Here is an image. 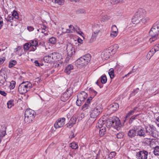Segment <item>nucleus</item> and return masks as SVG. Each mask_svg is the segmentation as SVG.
<instances>
[{
  "label": "nucleus",
  "mask_w": 159,
  "mask_h": 159,
  "mask_svg": "<svg viewBox=\"0 0 159 159\" xmlns=\"http://www.w3.org/2000/svg\"><path fill=\"white\" fill-rule=\"evenodd\" d=\"M31 86L32 84L30 82H23L19 86L18 91L21 94L25 93L30 90Z\"/></svg>",
  "instance_id": "obj_8"
},
{
  "label": "nucleus",
  "mask_w": 159,
  "mask_h": 159,
  "mask_svg": "<svg viewBox=\"0 0 159 159\" xmlns=\"http://www.w3.org/2000/svg\"><path fill=\"white\" fill-rule=\"evenodd\" d=\"M153 152L155 155L159 156V147H155L154 148Z\"/></svg>",
  "instance_id": "obj_31"
},
{
  "label": "nucleus",
  "mask_w": 159,
  "mask_h": 159,
  "mask_svg": "<svg viewBox=\"0 0 159 159\" xmlns=\"http://www.w3.org/2000/svg\"><path fill=\"white\" fill-rule=\"evenodd\" d=\"M106 125L113 126L117 130H119L121 126V124L118 118L113 116L107 121Z\"/></svg>",
  "instance_id": "obj_5"
},
{
  "label": "nucleus",
  "mask_w": 159,
  "mask_h": 159,
  "mask_svg": "<svg viewBox=\"0 0 159 159\" xmlns=\"http://www.w3.org/2000/svg\"><path fill=\"white\" fill-rule=\"evenodd\" d=\"M116 155V153L115 152H111L109 155V157L110 158H112L115 157Z\"/></svg>",
  "instance_id": "obj_56"
},
{
  "label": "nucleus",
  "mask_w": 159,
  "mask_h": 159,
  "mask_svg": "<svg viewBox=\"0 0 159 159\" xmlns=\"http://www.w3.org/2000/svg\"><path fill=\"white\" fill-rule=\"evenodd\" d=\"M91 58V55L87 54L78 59L75 61V65L79 68L86 66L90 62Z\"/></svg>",
  "instance_id": "obj_2"
},
{
  "label": "nucleus",
  "mask_w": 159,
  "mask_h": 159,
  "mask_svg": "<svg viewBox=\"0 0 159 159\" xmlns=\"http://www.w3.org/2000/svg\"><path fill=\"white\" fill-rule=\"evenodd\" d=\"M66 50L67 55L69 57H71L75 53V49L71 44L67 45Z\"/></svg>",
  "instance_id": "obj_14"
},
{
  "label": "nucleus",
  "mask_w": 159,
  "mask_h": 159,
  "mask_svg": "<svg viewBox=\"0 0 159 159\" xmlns=\"http://www.w3.org/2000/svg\"><path fill=\"white\" fill-rule=\"evenodd\" d=\"M70 147L73 149H76L78 148V144L75 142H72L70 144Z\"/></svg>",
  "instance_id": "obj_30"
},
{
  "label": "nucleus",
  "mask_w": 159,
  "mask_h": 159,
  "mask_svg": "<svg viewBox=\"0 0 159 159\" xmlns=\"http://www.w3.org/2000/svg\"><path fill=\"white\" fill-rule=\"evenodd\" d=\"M2 127L0 132V138L2 139L6 134V128L5 125L2 126Z\"/></svg>",
  "instance_id": "obj_20"
},
{
  "label": "nucleus",
  "mask_w": 159,
  "mask_h": 159,
  "mask_svg": "<svg viewBox=\"0 0 159 159\" xmlns=\"http://www.w3.org/2000/svg\"><path fill=\"white\" fill-rule=\"evenodd\" d=\"M87 93L84 91L82 92L77 96V98H78L80 99L81 100H82L83 101H84L85 99L87 98Z\"/></svg>",
  "instance_id": "obj_19"
},
{
  "label": "nucleus",
  "mask_w": 159,
  "mask_h": 159,
  "mask_svg": "<svg viewBox=\"0 0 159 159\" xmlns=\"http://www.w3.org/2000/svg\"><path fill=\"white\" fill-rule=\"evenodd\" d=\"M3 25V21L2 18L1 17L0 18V30L1 29Z\"/></svg>",
  "instance_id": "obj_59"
},
{
  "label": "nucleus",
  "mask_w": 159,
  "mask_h": 159,
  "mask_svg": "<svg viewBox=\"0 0 159 159\" xmlns=\"http://www.w3.org/2000/svg\"><path fill=\"white\" fill-rule=\"evenodd\" d=\"M12 16L13 17V18H14L16 19H17L19 18L18 14L17 13V12L15 10H14L13 11V13L12 14Z\"/></svg>",
  "instance_id": "obj_43"
},
{
  "label": "nucleus",
  "mask_w": 159,
  "mask_h": 159,
  "mask_svg": "<svg viewBox=\"0 0 159 159\" xmlns=\"http://www.w3.org/2000/svg\"><path fill=\"white\" fill-rule=\"evenodd\" d=\"M84 102V101L82 100H81L80 99L78 98L76 102V104L78 106H80Z\"/></svg>",
  "instance_id": "obj_41"
},
{
  "label": "nucleus",
  "mask_w": 159,
  "mask_h": 159,
  "mask_svg": "<svg viewBox=\"0 0 159 159\" xmlns=\"http://www.w3.org/2000/svg\"><path fill=\"white\" fill-rule=\"evenodd\" d=\"M156 123L157 125L159 127V116L157 118Z\"/></svg>",
  "instance_id": "obj_64"
},
{
  "label": "nucleus",
  "mask_w": 159,
  "mask_h": 159,
  "mask_svg": "<svg viewBox=\"0 0 159 159\" xmlns=\"http://www.w3.org/2000/svg\"><path fill=\"white\" fill-rule=\"evenodd\" d=\"M118 33V32H116L111 31L110 36L111 37L114 38L117 36Z\"/></svg>",
  "instance_id": "obj_45"
},
{
  "label": "nucleus",
  "mask_w": 159,
  "mask_h": 159,
  "mask_svg": "<svg viewBox=\"0 0 159 159\" xmlns=\"http://www.w3.org/2000/svg\"><path fill=\"white\" fill-rule=\"evenodd\" d=\"M137 136L140 137H146L145 134V130L143 128H139V126H137Z\"/></svg>",
  "instance_id": "obj_16"
},
{
  "label": "nucleus",
  "mask_w": 159,
  "mask_h": 159,
  "mask_svg": "<svg viewBox=\"0 0 159 159\" xmlns=\"http://www.w3.org/2000/svg\"><path fill=\"white\" fill-rule=\"evenodd\" d=\"M159 34V20L156 22L153 25L149 32V34L151 37L149 41L151 43L157 39L156 37Z\"/></svg>",
  "instance_id": "obj_3"
},
{
  "label": "nucleus",
  "mask_w": 159,
  "mask_h": 159,
  "mask_svg": "<svg viewBox=\"0 0 159 159\" xmlns=\"http://www.w3.org/2000/svg\"><path fill=\"white\" fill-rule=\"evenodd\" d=\"M0 94L4 96H6L7 95V93L5 91H1L0 90Z\"/></svg>",
  "instance_id": "obj_62"
},
{
  "label": "nucleus",
  "mask_w": 159,
  "mask_h": 159,
  "mask_svg": "<svg viewBox=\"0 0 159 159\" xmlns=\"http://www.w3.org/2000/svg\"><path fill=\"white\" fill-rule=\"evenodd\" d=\"M112 4H115L118 3V0H108Z\"/></svg>",
  "instance_id": "obj_57"
},
{
  "label": "nucleus",
  "mask_w": 159,
  "mask_h": 159,
  "mask_svg": "<svg viewBox=\"0 0 159 159\" xmlns=\"http://www.w3.org/2000/svg\"><path fill=\"white\" fill-rule=\"evenodd\" d=\"M52 1L53 2L57 3L59 5L63 4L64 2V0H52Z\"/></svg>",
  "instance_id": "obj_36"
},
{
  "label": "nucleus",
  "mask_w": 159,
  "mask_h": 159,
  "mask_svg": "<svg viewBox=\"0 0 159 159\" xmlns=\"http://www.w3.org/2000/svg\"><path fill=\"white\" fill-rule=\"evenodd\" d=\"M73 66L71 64L68 65L65 68L64 71L67 74H70L71 71L73 70Z\"/></svg>",
  "instance_id": "obj_21"
},
{
  "label": "nucleus",
  "mask_w": 159,
  "mask_h": 159,
  "mask_svg": "<svg viewBox=\"0 0 159 159\" xmlns=\"http://www.w3.org/2000/svg\"><path fill=\"white\" fill-rule=\"evenodd\" d=\"M89 107V105L87 103H85L82 107V109L84 111L85 110L87 109Z\"/></svg>",
  "instance_id": "obj_52"
},
{
  "label": "nucleus",
  "mask_w": 159,
  "mask_h": 159,
  "mask_svg": "<svg viewBox=\"0 0 159 159\" xmlns=\"http://www.w3.org/2000/svg\"><path fill=\"white\" fill-rule=\"evenodd\" d=\"M100 79L101 82L102 84L106 83L107 81V79L106 75L102 76Z\"/></svg>",
  "instance_id": "obj_29"
},
{
  "label": "nucleus",
  "mask_w": 159,
  "mask_h": 159,
  "mask_svg": "<svg viewBox=\"0 0 159 159\" xmlns=\"http://www.w3.org/2000/svg\"><path fill=\"white\" fill-rule=\"evenodd\" d=\"M93 98L92 97H90L87 100L86 102L87 104H88L89 105V104L90 103V101Z\"/></svg>",
  "instance_id": "obj_61"
},
{
  "label": "nucleus",
  "mask_w": 159,
  "mask_h": 159,
  "mask_svg": "<svg viewBox=\"0 0 159 159\" xmlns=\"http://www.w3.org/2000/svg\"><path fill=\"white\" fill-rule=\"evenodd\" d=\"M5 60V58L3 57L2 58H0V64H2L4 62V61Z\"/></svg>",
  "instance_id": "obj_63"
},
{
  "label": "nucleus",
  "mask_w": 159,
  "mask_h": 159,
  "mask_svg": "<svg viewBox=\"0 0 159 159\" xmlns=\"http://www.w3.org/2000/svg\"><path fill=\"white\" fill-rule=\"evenodd\" d=\"M17 61L15 60H12L10 61L9 63V68H12L15 65L17 64Z\"/></svg>",
  "instance_id": "obj_28"
},
{
  "label": "nucleus",
  "mask_w": 159,
  "mask_h": 159,
  "mask_svg": "<svg viewBox=\"0 0 159 159\" xmlns=\"http://www.w3.org/2000/svg\"><path fill=\"white\" fill-rule=\"evenodd\" d=\"M148 154V153L147 151H140L137 153L136 157L138 159H147Z\"/></svg>",
  "instance_id": "obj_10"
},
{
  "label": "nucleus",
  "mask_w": 159,
  "mask_h": 159,
  "mask_svg": "<svg viewBox=\"0 0 159 159\" xmlns=\"http://www.w3.org/2000/svg\"><path fill=\"white\" fill-rule=\"evenodd\" d=\"M146 13L144 9L142 8L139 9L132 19L131 21L133 23L135 24H139L138 20L145 16Z\"/></svg>",
  "instance_id": "obj_6"
},
{
  "label": "nucleus",
  "mask_w": 159,
  "mask_h": 159,
  "mask_svg": "<svg viewBox=\"0 0 159 159\" xmlns=\"http://www.w3.org/2000/svg\"><path fill=\"white\" fill-rule=\"evenodd\" d=\"M56 39L54 37H52L49 39V43L52 44H55L56 43Z\"/></svg>",
  "instance_id": "obj_34"
},
{
  "label": "nucleus",
  "mask_w": 159,
  "mask_h": 159,
  "mask_svg": "<svg viewBox=\"0 0 159 159\" xmlns=\"http://www.w3.org/2000/svg\"><path fill=\"white\" fill-rule=\"evenodd\" d=\"M111 31H114L118 32V29H117L116 26L115 25H113L111 27Z\"/></svg>",
  "instance_id": "obj_48"
},
{
  "label": "nucleus",
  "mask_w": 159,
  "mask_h": 159,
  "mask_svg": "<svg viewBox=\"0 0 159 159\" xmlns=\"http://www.w3.org/2000/svg\"><path fill=\"white\" fill-rule=\"evenodd\" d=\"M91 109L90 117L95 119L97 117L102 111L101 105L97 102L93 103L90 107Z\"/></svg>",
  "instance_id": "obj_4"
},
{
  "label": "nucleus",
  "mask_w": 159,
  "mask_h": 159,
  "mask_svg": "<svg viewBox=\"0 0 159 159\" xmlns=\"http://www.w3.org/2000/svg\"><path fill=\"white\" fill-rule=\"evenodd\" d=\"M31 47V45L29 43H25L24 45V49L25 50H28Z\"/></svg>",
  "instance_id": "obj_37"
},
{
  "label": "nucleus",
  "mask_w": 159,
  "mask_h": 159,
  "mask_svg": "<svg viewBox=\"0 0 159 159\" xmlns=\"http://www.w3.org/2000/svg\"><path fill=\"white\" fill-rule=\"evenodd\" d=\"M100 32V30H98L95 31L93 33L91 37L89 40V43H92L96 40V38Z\"/></svg>",
  "instance_id": "obj_17"
},
{
  "label": "nucleus",
  "mask_w": 159,
  "mask_h": 159,
  "mask_svg": "<svg viewBox=\"0 0 159 159\" xmlns=\"http://www.w3.org/2000/svg\"><path fill=\"white\" fill-rule=\"evenodd\" d=\"M41 28L42 29L41 30V33H44V34H45L46 35L48 34L47 33H46V27L45 25H43L42 27H41Z\"/></svg>",
  "instance_id": "obj_40"
},
{
  "label": "nucleus",
  "mask_w": 159,
  "mask_h": 159,
  "mask_svg": "<svg viewBox=\"0 0 159 159\" xmlns=\"http://www.w3.org/2000/svg\"><path fill=\"white\" fill-rule=\"evenodd\" d=\"M56 61H58L61 58V55L59 53L56 52Z\"/></svg>",
  "instance_id": "obj_49"
},
{
  "label": "nucleus",
  "mask_w": 159,
  "mask_h": 159,
  "mask_svg": "<svg viewBox=\"0 0 159 159\" xmlns=\"http://www.w3.org/2000/svg\"><path fill=\"white\" fill-rule=\"evenodd\" d=\"M159 50V43L157 44L153 48H152V51H154L155 52H156Z\"/></svg>",
  "instance_id": "obj_44"
},
{
  "label": "nucleus",
  "mask_w": 159,
  "mask_h": 159,
  "mask_svg": "<svg viewBox=\"0 0 159 159\" xmlns=\"http://www.w3.org/2000/svg\"><path fill=\"white\" fill-rule=\"evenodd\" d=\"M16 82L15 81L12 80L11 83V85L10 86V88L11 89H13L15 86Z\"/></svg>",
  "instance_id": "obj_50"
},
{
  "label": "nucleus",
  "mask_w": 159,
  "mask_h": 159,
  "mask_svg": "<svg viewBox=\"0 0 159 159\" xmlns=\"http://www.w3.org/2000/svg\"><path fill=\"white\" fill-rule=\"evenodd\" d=\"M109 75L111 79L113 78L114 77V70L113 69H110L108 72Z\"/></svg>",
  "instance_id": "obj_39"
},
{
  "label": "nucleus",
  "mask_w": 159,
  "mask_h": 159,
  "mask_svg": "<svg viewBox=\"0 0 159 159\" xmlns=\"http://www.w3.org/2000/svg\"><path fill=\"white\" fill-rule=\"evenodd\" d=\"M118 104L116 103H113L109 106L108 109L111 113L116 111L119 108Z\"/></svg>",
  "instance_id": "obj_15"
},
{
  "label": "nucleus",
  "mask_w": 159,
  "mask_h": 159,
  "mask_svg": "<svg viewBox=\"0 0 159 159\" xmlns=\"http://www.w3.org/2000/svg\"><path fill=\"white\" fill-rule=\"evenodd\" d=\"M137 126L134 127L129 130L128 133V136L131 139H133L137 136Z\"/></svg>",
  "instance_id": "obj_13"
},
{
  "label": "nucleus",
  "mask_w": 159,
  "mask_h": 159,
  "mask_svg": "<svg viewBox=\"0 0 159 159\" xmlns=\"http://www.w3.org/2000/svg\"><path fill=\"white\" fill-rule=\"evenodd\" d=\"M35 116V112L34 110L30 109H27L25 114V122L27 124L31 122L34 119Z\"/></svg>",
  "instance_id": "obj_7"
},
{
  "label": "nucleus",
  "mask_w": 159,
  "mask_h": 159,
  "mask_svg": "<svg viewBox=\"0 0 159 159\" xmlns=\"http://www.w3.org/2000/svg\"><path fill=\"white\" fill-rule=\"evenodd\" d=\"M105 123V121L99 120L96 124V128L99 129L101 128L102 127H105L104 126H103V125H104Z\"/></svg>",
  "instance_id": "obj_22"
},
{
  "label": "nucleus",
  "mask_w": 159,
  "mask_h": 159,
  "mask_svg": "<svg viewBox=\"0 0 159 159\" xmlns=\"http://www.w3.org/2000/svg\"><path fill=\"white\" fill-rule=\"evenodd\" d=\"M27 30L29 31H33L34 29V28L31 26H28L27 27Z\"/></svg>",
  "instance_id": "obj_58"
},
{
  "label": "nucleus",
  "mask_w": 159,
  "mask_h": 159,
  "mask_svg": "<svg viewBox=\"0 0 159 159\" xmlns=\"http://www.w3.org/2000/svg\"><path fill=\"white\" fill-rule=\"evenodd\" d=\"M156 52H155L154 51H152V49L150 50V51L148 52V55L147 57H151L152 56H153L154 53Z\"/></svg>",
  "instance_id": "obj_46"
},
{
  "label": "nucleus",
  "mask_w": 159,
  "mask_h": 159,
  "mask_svg": "<svg viewBox=\"0 0 159 159\" xmlns=\"http://www.w3.org/2000/svg\"><path fill=\"white\" fill-rule=\"evenodd\" d=\"M43 60L45 62L47 63H50L52 62L51 58L50 57L49 54L48 56H44Z\"/></svg>",
  "instance_id": "obj_26"
},
{
  "label": "nucleus",
  "mask_w": 159,
  "mask_h": 159,
  "mask_svg": "<svg viewBox=\"0 0 159 159\" xmlns=\"http://www.w3.org/2000/svg\"><path fill=\"white\" fill-rule=\"evenodd\" d=\"M22 130L21 129H17L15 131L14 133V135L15 136L17 137L18 138L20 137L22 134Z\"/></svg>",
  "instance_id": "obj_27"
},
{
  "label": "nucleus",
  "mask_w": 159,
  "mask_h": 159,
  "mask_svg": "<svg viewBox=\"0 0 159 159\" xmlns=\"http://www.w3.org/2000/svg\"><path fill=\"white\" fill-rule=\"evenodd\" d=\"M76 120L74 118H71L67 126L70 128L75 123Z\"/></svg>",
  "instance_id": "obj_23"
},
{
  "label": "nucleus",
  "mask_w": 159,
  "mask_h": 159,
  "mask_svg": "<svg viewBox=\"0 0 159 159\" xmlns=\"http://www.w3.org/2000/svg\"><path fill=\"white\" fill-rule=\"evenodd\" d=\"M93 119V118H92L91 117L90 118H89L87 122V123L88 124H93L95 120V119Z\"/></svg>",
  "instance_id": "obj_53"
},
{
  "label": "nucleus",
  "mask_w": 159,
  "mask_h": 159,
  "mask_svg": "<svg viewBox=\"0 0 159 159\" xmlns=\"http://www.w3.org/2000/svg\"><path fill=\"white\" fill-rule=\"evenodd\" d=\"M6 80L5 79V76L3 79L0 80V86H2L4 85Z\"/></svg>",
  "instance_id": "obj_47"
},
{
  "label": "nucleus",
  "mask_w": 159,
  "mask_h": 159,
  "mask_svg": "<svg viewBox=\"0 0 159 159\" xmlns=\"http://www.w3.org/2000/svg\"><path fill=\"white\" fill-rule=\"evenodd\" d=\"M106 131V128L105 127H103L99 129V134L101 136H103L105 133Z\"/></svg>",
  "instance_id": "obj_24"
},
{
  "label": "nucleus",
  "mask_w": 159,
  "mask_h": 159,
  "mask_svg": "<svg viewBox=\"0 0 159 159\" xmlns=\"http://www.w3.org/2000/svg\"><path fill=\"white\" fill-rule=\"evenodd\" d=\"M31 45V46H37L38 45V42L36 40H33L31 41V43H29Z\"/></svg>",
  "instance_id": "obj_38"
},
{
  "label": "nucleus",
  "mask_w": 159,
  "mask_h": 159,
  "mask_svg": "<svg viewBox=\"0 0 159 159\" xmlns=\"http://www.w3.org/2000/svg\"><path fill=\"white\" fill-rule=\"evenodd\" d=\"M124 135L123 133H119L117 134L116 137L118 139H121L123 137Z\"/></svg>",
  "instance_id": "obj_51"
},
{
  "label": "nucleus",
  "mask_w": 159,
  "mask_h": 159,
  "mask_svg": "<svg viewBox=\"0 0 159 159\" xmlns=\"http://www.w3.org/2000/svg\"><path fill=\"white\" fill-rule=\"evenodd\" d=\"M145 128L146 137L147 136H149L148 137H146V139H153V138L157 137L156 134L154 133V131H153V129L150 126H145Z\"/></svg>",
  "instance_id": "obj_9"
},
{
  "label": "nucleus",
  "mask_w": 159,
  "mask_h": 159,
  "mask_svg": "<svg viewBox=\"0 0 159 159\" xmlns=\"http://www.w3.org/2000/svg\"><path fill=\"white\" fill-rule=\"evenodd\" d=\"M65 120L64 117L58 119L54 124V127L56 129H58L63 127L65 124Z\"/></svg>",
  "instance_id": "obj_11"
},
{
  "label": "nucleus",
  "mask_w": 159,
  "mask_h": 159,
  "mask_svg": "<svg viewBox=\"0 0 159 159\" xmlns=\"http://www.w3.org/2000/svg\"><path fill=\"white\" fill-rule=\"evenodd\" d=\"M101 21L103 22H105L109 20L111 17L107 15H102L101 16Z\"/></svg>",
  "instance_id": "obj_25"
},
{
  "label": "nucleus",
  "mask_w": 159,
  "mask_h": 159,
  "mask_svg": "<svg viewBox=\"0 0 159 159\" xmlns=\"http://www.w3.org/2000/svg\"><path fill=\"white\" fill-rule=\"evenodd\" d=\"M150 20V19L149 17H146L145 16L138 20L139 22V23H143L145 24L148 22Z\"/></svg>",
  "instance_id": "obj_18"
},
{
  "label": "nucleus",
  "mask_w": 159,
  "mask_h": 159,
  "mask_svg": "<svg viewBox=\"0 0 159 159\" xmlns=\"http://www.w3.org/2000/svg\"><path fill=\"white\" fill-rule=\"evenodd\" d=\"M134 113V111L132 110H130L128 113L126 114V115L125 118V120H127L129 117V116L130 115H133Z\"/></svg>",
  "instance_id": "obj_42"
},
{
  "label": "nucleus",
  "mask_w": 159,
  "mask_h": 159,
  "mask_svg": "<svg viewBox=\"0 0 159 159\" xmlns=\"http://www.w3.org/2000/svg\"><path fill=\"white\" fill-rule=\"evenodd\" d=\"M13 19L14 18L12 16H11L9 17L8 19L7 20V21L11 22H12L13 21Z\"/></svg>",
  "instance_id": "obj_60"
},
{
  "label": "nucleus",
  "mask_w": 159,
  "mask_h": 159,
  "mask_svg": "<svg viewBox=\"0 0 159 159\" xmlns=\"http://www.w3.org/2000/svg\"><path fill=\"white\" fill-rule=\"evenodd\" d=\"M7 107L8 108H11L13 105V100H11L7 102Z\"/></svg>",
  "instance_id": "obj_33"
},
{
  "label": "nucleus",
  "mask_w": 159,
  "mask_h": 159,
  "mask_svg": "<svg viewBox=\"0 0 159 159\" xmlns=\"http://www.w3.org/2000/svg\"><path fill=\"white\" fill-rule=\"evenodd\" d=\"M51 58L52 62L56 61V52H53L49 54Z\"/></svg>",
  "instance_id": "obj_32"
},
{
  "label": "nucleus",
  "mask_w": 159,
  "mask_h": 159,
  "mask_svg": "<svg viewBox=\"0 0 159 159\" xmlns=\"http://www.w3.org/2000/svg\"><path fill=\"white\" fill-rule=\"evenodd\" d=\"M72 91L70 90L67 89L66 91L64 93L61 98V100L63 102H66L67 100L69 98L71 95Z\"/></svg>",
  "instance_id": "obj_12"
},
{
  "label": "nucleus",
  "mask_w": 159,
  "mask_h": 159,
  "mask_svg": "<svg viewBox=\"0 0 159 159\" xmlns=\"http://www.w3.org/2000/svg\"><path fill=\"white\" fill-rule=\"evenodd\" d=\"M118 48V45L116 44H115L109 47L102 52L101 54L102 58L105 60L108 59L110 56L115 53Z\"/></svg>",
  "instance_id": "obj_1"
},
{
  "label": "nucleus",
  "mask_w": 159,
  "mask_h": 159,
  "mask_svg": "<svg viewBox=\"0 0 159 159\" xmlns=\"http://www.w3.org/2000/svg\"><path fill=\"white\" fill-rule=\"evenodd\" d=\"M139 115V114L134 115L132 116L129 119V124H131L133 120L137 119V117Z\"/></svg>",
  "instance_id": "obj_35"
},
{
  "label": "nucleus",
  "mask_w": 159,
  "mask_h": 159,
  "mask_svg": "<svg viewBox=\"0 0 159 159\" xmlns=\"http://www.w3.org/2000/svg\"><path fill=\"white\" fill-rule=\"evenodd\" d=\"M77 12L78 13L80 14L84 13L86 12L85 11L84 9H78L77 10Z\"/></svg>",
  "instance_id": "obj_55"
},
{
  "label": "nucleus",
  "mask_w": 159,
  "mask_h": 159,
  "mask_svg": "<svg viewBox=\"0 0 159 159\" xmlns=\"http://www.w3.org/2000/svg\"><path fill=\"white\" fill-rule=\"evenodd\" d=\"M90 89L91 92V93L93 95V97H92L93 98L97 95V92L93 89H91L90 88Z\"/></svg>",
  "instance_id": "obj_54"
}]
</instances>
